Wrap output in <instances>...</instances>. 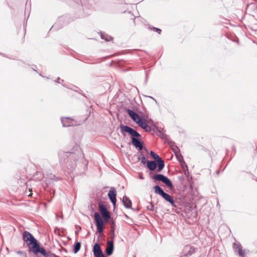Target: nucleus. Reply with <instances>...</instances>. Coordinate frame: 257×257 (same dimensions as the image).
I'll list each match as a JSON object with an SVG mask.
<instances>
[{"label":"nucleus","mask_w":257,"mask_h":257,"mask_svg":"<svg viewBox=\"0 0 257 257\" xmlns=\"http://www.w3.org/2000/svg\"><path fill=\"white\" fill-rule=\"evenodd\" d=\"M60 163L62 165H65L68 169H73L76 165L78 155L73 153L60 151L59 153Z\"/></svg>","instance_id":"1"},{"label":"nucleus","mask_w":257,"mask_h":257,"mask_svg":"<svg viewBox=\"0 0 257 257\" xmlns=\"http://www.w3.org/2000/svg\"><path fill=\"white\" fill-rule=\"evenodd\" d=\"M120 130L122 134L125 136V134L127 133L128 135L132 136V138H133V137H141V135L136 131L127 125L121 124L120 125Z\"/></svg>","instance_id":"2"},{"label":"nucleus","mask_w":257,"mask_h":257,"mask_svg":"<svg viewBox=\"0 0 257 257\" xmlns=\"http://www.w3.org/2000/svg\"><path fill=\"white\" fill-rule=\"evenodd\" d=\"M154 191L156 194L161 195L164 199L170 203H172L173 197L170 195L164 192L162 188L158 185L154 187Z\"/></svg>","instance_id":"3"},{"label":"nucleus","mask_w":257,"mask_h":257,"mask_svg":"<svg viewBox=\"0 0 257 257\" xmlns=\"http://www.w3.org/2000/svg\"><path fill=\"white\" fill-rule=\"evenodd\" d=\"M152 178L155 180H158L165 183L168 187L172 188L173 184L171 180L166 176L162 174H156L154 175Z\"/></svg>","instance_id":"4"},{"label":"nucleus","mask_w":257,"mask_h":257,"mask_svg":"<svg viewBox=\"0 0 257 257\" xmlns=\"http://www.w3.org/2000/svg\"><path fill=\"white\" fill-rule=\"evenodd\" d=\"M94 219L96 222L97 229L101 233L103 231V221L98 212L94 213Z\"/></svg>","instance_id":"5"},{"label":"nucleus","mask_w":257,"mask_h":257,"mask_svg":"<svg viewBox=\"0 0 257 257\" xmlns=\"http://www.w3.org/2000/svg\"><path fill=\"white\" fill-rule=\"evenodd\" d=\"M98 208L104 220L105 221L108 220L110 218V213L101 202L98 203Z\"/></svg>","instance_id":"6"},{"label":"nucleus","mask_w":257,"mask_h":257,"mask_svg":"<svg viewBox=\"0 0 257 257\" xmlns=\"http://www.w3.org/2000/svg\"><path fill=\"white\" fill-rule=\"evenodd\" d=\"M195 251V248L190 245H186L183 249V253L184 256L191 255Z\"/></svg>","instance_id":"7"},{"label":"nucleus","mask_w":257,"mask_h":257,"mask_svg":"<svg viewBox=\"0 0 257 257\" xmlns=\"http://www.w3.org/2000/svg\"><path fill=\"white\" fill-rule=\"evenodd\" d=\"M126 112L131 118L136 123H138V120H141L142 118L139 116L137 113L134 112L133 110L131 109H127Z\"/></svg>","instance_id":"8"},{"label":"nucleus","mask_w":257,"mask_h":257,"mask_svg":"<svg viewBox=\"0 0 257 257\" xmlns=\"http://www.w3.org/2000/svg\"><path fill=\"white\" fill-rule=\"evenodd\" d=\"M116 192L115 189L114 188H111L108 192V196L114 206L115 205L116 202Z\"/></svg>","instance_id":"9"},{"label":"nucleus","mask_w":257,"mask_h":257,"mask_svg":"<svg viewBox=\"0 0 257 257\" xmlns=\"http://www.w3.org/2000/svg\"><path fill=\"white\" fill-rule=\"evenodd\" d=\"M93 251L94 255L95 257H105L98 243H95L94 245Z\"/></svg>","instance_id":"10"},{"label":"nucleus","mask_w":257,"mask_h":257,"mask_svg":"<svg viewBox=\"0 0 257 257\" xmlns=\"http://www.w3.org/2000/svg\"><path fill=\"white\" fill-rule=\"evenodd\" d=\"M23 238L25 241H29V243H31V242H34V241H36V239L34 237L30 232L27 231L24 232L23 234Z\"/></svg>","instance_id":"11"},{"label":"nucleus","mask_w":257,"mask_h":257,"mask_svg":"<svg viewBox=\"0 0 257 257\" xmlns=\"http://www.w3.org/2000/svg\"><path fill=\"white\" fill-rule=\"evenodd\" d=\"M61 122L63 126L64 127H68L74 125L75 121L69 117H64L61 118Z\"/></svg>","instance_id":"12"},{"label":"nucleus","mask_w":257,"mask_h":257,"mask_svg":"<svg viewBox=\"0 0 257 257\" xmlns=\"http://www.w3.org/2000/svg\"><path fill=\"white\" fill-rule=\"evenodd\" d=\"M138 124L146 132H150L152 130L151 126L148 125L145 119H142L141 120H138Z\"/></svg>","instance_id":"13"},{"label":"nucleus","mask_w":257,"mask_h":257,"mask_svg":"<svg viewBox=\"0 0 257 257\" xmlns=\"http://www.w3.org/2000/svg\"><path fill=\"white\" fill-rule=\"evenodd\" d=\"M113 240H108L107 241V246L105 249L106 254L108 255L112 254L113 250Z\"/></svg>","instance_id":"14"},{"label":"nucleus","mask_w":257,"mask_h":257,"mask_svg":"<svg viewBox=\"0 0 257 257\" xmlns=\"http://www.w3.org/2000/svg\"><path fill=\"white\" fill-rule=\"evenodd\" d=\"M233 247L235 250H237L240 257H245V251L242 249V246L239 243H235Z\"/></svg>","instance_id":"15"},{"label":"nucleus","mask_w":257,"mask_h":257,"mask_svg":"<svg viewBox=\"0 0 257 257\" xmlns=\"http://www.w3.org/2000/svg\"><path fill=\"white\" fill-rule=\"evenodd\" d=\"M136 138L137 137H133V138H132V144L136 148H138L140 150H141L143 147V145L142 143Z\"/></svg>","instance_id":"16"},{"label":"nucleus","mask_w":257,"mask_h":257,"mask_svg":"<svg viewBox=\"0 0 257 257\" xmlns=\"http://www.w3.org/2000/svg\"><path fill=\"white\" fill-rule=\"evenodd\" d=\"M122 202L126 208H132V201L131 200L126 196H124L122 199Z\"/></svg>","instance_id":"17"},{"label":"nucleus","mask_w":257,"mask_h":257,"mask_svg":"<svg viewBox=\"0 0 257 257\" xmlns=\"http://www.w3.org/2000/svg\"><path fill=\"white\" fill-rule=\"evenodd\" d=\"M30 244H32L33 245V251L35 253H37L39 252L41 247H40L39 245L37 243V240H36V241H34V242H31Z\"/></svg>","instance_id":"18"},{"label":"nucleus","mask_w":257,"mask_h":257,"mask_svg":"<svg viewBox=\"0 0 257 257\" xmlns=\"http://www.w3.org/2000/svg\"><path fill=\"white\" fill-rule=\"evenodd\" d=\"M157 162L158 163V171L160 172L163 170V169L164 167V162L163 160L160 159V160H157Z\"/></svg>","instance_id":"19"},{"label":"nucleus","mask_w":257,"mask_h":257,"mask_svg":"<svg viewBox=\"0 0 257 257\" xmlns=\"http://www.w3.org/2000/svg\"><path fill=\"white\" fill-rule=\"evenodd\" d=\"M147 167L151 170H154L156 168V164L155 161H148Z\"/></svg>","instance_id":"20"},{"label":"nucleus","mask_w":257,"mask_h":257,"mask_svg":"<svg viewBox=\"0 0 257 257\" xmlns=\"http://www.w3.org/2000/svg\"><path fill=\"white\" fill-rule=\"evenodd\" d=\"M39 252L41 253L45 257H49V255L51 253L50 251H46L43 247H41Z\"/></svg>","instance_id":"21"},{"label":"nucleus","mask_w":257,"mask_h":257,"mask_svg":"<svg viewBox=\"0 0 257 257\" xmlns=\"http://www.w3.org/2000/svg\"><path fill=\"white\" fill-rule=\"evenodd\" d=\"M101 38L102 39H104L106 41H110L112 40V37L107 34H101Z\"/></svg>","instance_id":"22"},{"label":"nucleus","mask_w":257,"mask_h":257,"mask_svg":"<svg viewBox=\"0 0 257 257\" xmlns=\"http://www.w3.org/2000/svg\"><path fill=\"white\" fill-rule=\"evenodd\" d=\"M81 247V243L80 242H78L75 244L73 252L75 253H76L80 249Z\"/></svg>","instance_id":"23"},{"label":"nucleus","mask_w":257,"mask_h":257,"mask_svg":"<svg viewBox=\"0 0 257 257\" xmlns=\"http://www.w3.org/2000/svg\"><path fill=\"white\" fill-rule=\"evenodd\" d=\"M150 154L151 156L157 161L158 160H160L161 158L156 153H155L153 151H151Z\"/></svg>","instance_id":"24"},{"label":"nucleus","mask_w":257,"mask_h":257,"mask_svg":"<svg viewBox=\"0 0 257 257\" xmlns=\"http://www.w3.org/2000/svg\"><path fill=\"white\" fill-rule=\"evenodd\" d=\"M111 228H112V230L111 231V236H110V238H111V240H113V239L114 238V237H115V234H114V228L113 226H112L111 227Z\"/></svg>","instance_id":"25"},{"label":"nucleus","mask_w":257,"mask_h":257,"mask_svg":"<svg viewBox=\"0 0 257 257\" xmlns=\"http://www.w3.org/2000/svg\"><path fill=\"white\" fill-rule=\"evenodd\" d=\"M147 209L150 210H153L154 209V205L152 202L150 203V205L147 206Z\"/></svg>","instance_id":"26"},{"label":"nucleus","mask_w":257,"mask_h":257,"mask_svg":"<svg viewBox=\"0 0 257 257\" xmlns=\"http://www.w3.org/2000/svg\"><path fill=\"white\" fill-rule=\"evenodd\" d=\"M141 163L143 164H145L147 161V159L145 156H143L141 158Z\"/></svg>","instance_id":"27"},{"label":"nucleus","mask_w":257,"mask_h":257,"mask_svg":"<svg viewBox=\"0 0 257 257\" xmlns=\"http://www.w3.org/2000/svg\"><path fill=\"white\" fill-rule=\"evenodd\" d=\"M153 29H154L156 32H157L159 34H161V29H160L159 28H155V27H153Z\"/></svg>","instance_id":"28"},{"label":"nucleus","mask_w":257,"mask_h":257,"mask_svg":"<svg viewBox=\"0 0 257 257\" xmlns=\"http://www.w3.org/2000/svg\"><path fill=\"white\" fill-rule=\"evenodd\" d=\"M176 150H178V147H176V149H174V152H175V154H176V157H177L178 158V159H179V157H178V154H177V152H176Z\"/></svg>","instance_id":"29"},{"label":"nucleus","mask_w":257,"mask_h":257,"mask_svg":"<svg viewBox=\"0 0 257 257\" xmlns=\"http://www.w3.org/2000/svg\"><path fill=\"white\" fill-rule=\"evenodd\" d=\"M49 257H59V256L56 255V254H55L54 253H52L51 252L50 254L49 255Z\"/></svg>","instance_id":"30"},{"label":"nucleus","mask_w":257,"mask_h":257,"mask_svg":"<svg viewBox=\"0 0 257 257\" xmlns=\"http://www.w3.org/2000/svg\"><path fill=\"white\" fill-rule=\"evenodd\" d=\"M170 203L171 204L172 206H175H175H176V205H175V201H174V199H173V202H172V203Z\"/></svg>","instance_id":"31"},{"label":"nucleus","mask_w":257,"mask_h":257,"mask_svg":"<svg viewBox=\"0 0 257 257\" xmlns=\"http://www.w3.org/2000/svg\"><path fill=\"white\" fill-rule=\"evenodd\" d=\"M141 179H144V177L142 176H140Z\"/></svg>","instance_id":"32"},{"label":"nucleus","mask_w":257,"mask_h":257,"mask_svg":"<svg viewBox=\"0 0 257 257\" xmlns=\"http://www.w3.org/2000/svg\"><path fill=\"white\" fill-rule=\"evenodd\" d=\"M149 97H150V98H151L153 99L154 100H155L156 101V100H155L154 98H153L152 96H149Z\"/></svg>","instance_id":"33"}]
</instances>
